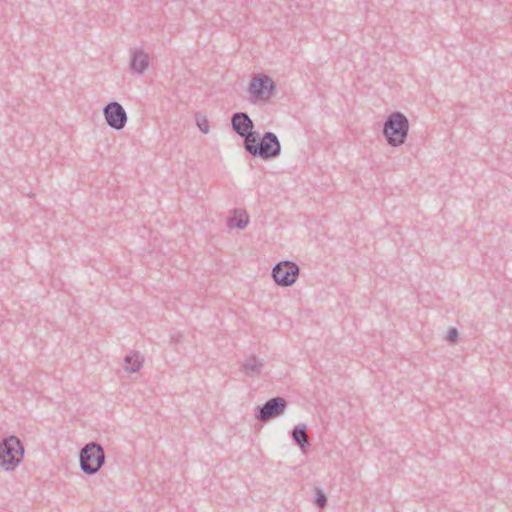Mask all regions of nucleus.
Here are the masks:
<instances>
[{"mask_svg":"<svg viewBox=\"0 0 512 512\" xmlns=\"http://www.w3.org/2000/svg\"><path fill=\"white\" fill-rule=\"evenodd\" d=\"M244 149L254 158L270 160L281 154V144L277 135L267 131L259 139V133L252 136L251 139L243 142Z\"/></svg>","mask_w":512,"mask_h":512,"instance_id":"f257e3e1","label":"nucleus"},{"mask_svg":"<svg viewBox=\"0 0 512 512\" xmlns=\"http://www.w3.org/2000/svg\"><path fill=\"white\" fill-rule=\"evenodd\" d=\"M383 136L391 147H399L405 143L409 132L408 118L401 112L389 114L383 124Z\"/></svg>","mask_w":512,"mask_h":512,"instance_id":"f03ea898","label":"nucleus"},{"mask_svg":"<svg viewBox=\"0 0 512 512\" xmlns=\"http://www.w3.org/2000/svg\"><path fill=\"white\" fill-rule=\"evenodd\" d=\"M22 441L15 435H10L0 441V467L5 471H14L24 457Z\"/></svg>","mask_w":512,"mask_h":512,"instance_id":"7ed1b4c3","label":"nucleus"},{"mask_svg":"<svg viewBox=\"0 0 512 512\" xmlns=\"http://www.w3.org/2000/svg\"><path fill=\"white\" fill-rule=\"evenodd\" d=\"M105 462L103 447L96 443L86 444L80 451V468L87 475L96 474Z\"/></svg>","mask_w":512,"mask_h":512,"instance_id":"20e7f679","label":"nucleus"},{"mask_svg":"<svg viewBox=\"0 0 512 512\" xmlns=\"http://www.w3.org/2000/svg\"><path fill=\"white\" fill-rule=\"evenodd\" d=\"M288 402L283 397H273L255 408V418L260 422H267L284 414Z\"/></svg>","mask_w":512,"mask_h":512,"instance_id":"39448f33","label":"nucleus"},{"mask_svg":"<svg viewBox=\"0 0 512 512\" xmlns=\"http://www.w3.org/2000/svg\"><path fill=\"white\" fill-rule=\"evenodd\" d=\"M300 268L292 261H282L277 263L272 269V277L275 283L281 287L292 286L298 276Z\"/></svg>","mask_w":512,"mask_h":512,"instance_id":"423d86ee","label":"nucleus"},{"mask_svg":"<svg viewBox=\"0 0 512 512\" xmlns=\"http://www.w3.org/2000/svg\"><path fill=\"white\" fill-rule=\"evenodd\" d=\"M103 114L107 125L112 129L121 130L127 123V113L117 101L107 103L103 108Z\"/></svg>","mask_w":512,"mask_h":512,"instance_id":"0eeeda50","label":"nucleus"},{"mask_svg":"<svg viewBox=\"0 0 512 512\" xmlns=\"http://www.w3.org/2000/svg\"><path fill=\"white\" fill-rule=\"evenodd\" d=\"M275 90L274 81L267 75L259 74L252 78L249 92L252 98L267 100Z\"/></svg>","mask_w":512,"mask_h":512,"instance_id":"6e6552de","label":"nucleus"},{"mask_svg":"<svg viewBox=\"0 0 512 512\" xmlns=\"http://www.w3.org/2000/svg\"><path fill=\"white\" fill-rule=\"evenodd\" d=\"M231 126L238 136L244 138V141L251 139L252 136L258 133L254 131V122L246 112H235L231 116Z\"/></svg>","mask_w":512,"mask_h":512,"instance_id":"1a4fd4ad","label":"nucleus"},{"mask_svg":"<svg viewBox=\"0 0 512 512\" xmlns=\"http://www.w3.org/2000/svg\"><path fill=\"white\" fill-rule=\"evenodd\" d=\"M129 66L133 73L143 74L149 66V55L142 49H131Z\"/></svg>","mask_w":512,"mask_h":512,"instance_id":"9d476101","label":"nucleus"},{"mask_svg":"<svg viewBox=\"0 0 512 512\" xmlns=\"http://www.w3.org/2000/svg\"><path fill=\"white\" fill-rule=\"evenodd\" d=\"M291 437L296 445L299 446L302 452H306L311 446L307 437V426L305 424H298L291 430Z\"/></svg>","mask_w":512,"mask_h":512,"instance_id":"9b49d317","label":"nucleus"},{"mask_svg":"<svg viewBox=\"0 0 512 512\" xmlns=\"http://www.w3.org/2000/svg\"><path fill=\"white\" fill-rule=\"evenodd\" d=\"M263 365V360L252 355L244 361L242 368L246 376L254 377L261 374Z\"/></svg>","mask_w":512,"mask_h":512,"instance_id":"f8f14e48","label":"nucleus"},{"mask_svg":"<svg viewBox=\"0 0 512 512\" xmlns=\"http://www.w3.org/2000/svg\"><path fill=\"white\" fill-rule=\"evenodd\" d=\"M249 223V216L245 210H234L233 217L228 219V226L243 230Z\"/></svg>","mask_w":512,"mask_h":512,"instance_id":"ddd939ff","label":"nucleus"},{"mask_svg":"<svg viewBox=\"0 0 512 512\" xmlns=\"http://www.w3.org/2000/svg\"><path fill=\"white\" fill-rule=\"evenodd\" d=\"M124 362L126 364V371L130 373H136L141 369L143 365V358L137 352L130 353L124 357Z\"/></svg>","mask_w":512,"mask_h":512,"instance_id":"4468645a","label":"nucleus"},{"mask_svg":"<svg viewBox=\"0 0 512 512\" xmlns=\"http://www.w3.org/2000/svg\"><path fill=\"white\" fill-rule=\"evenodd\" d=\"M196 124L202 133L207 134L209 132V122L205 116L196 114Z\"/></svg>","mask_w":512,"mask_h":512,"instance_id":"2eb2a0df","label":"nucleus"},{"mask_svg":"<svg viewBox=\"0 0 512 512\" xmlns=\"http://www.w3.org/2000/svg\"><path fill=\"white\" fill-rule=\"evenodd\" d=\"M315 503L320 508H323L327 505V497L325 493L320 489H316Z\"/></svg>","mask_w":512,"mask_h":512,"instance_id":"dca6fc26","label":"nucleus"},{"mask_svg":"<svg viewBox=\"0 0 512 512\" xmlns=\"http://www.w3.org/2000/svg\"><path fill=\"white\" fill-rule=\"evenodd\" d=\"M458 338V330L456 328H450L448 330V333H447V336H446V339L450 342V343H454Z\"/></svg>","mask_w":512,"mask_h":512,"instance_id":"f3484780","label":"nucleus"}]
</instances>
